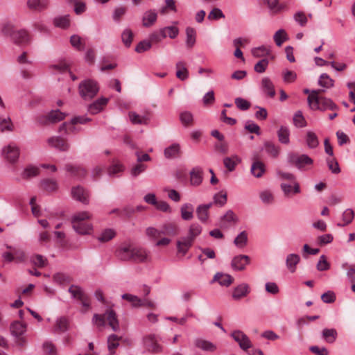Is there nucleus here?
I'll return each instance as SVG.
<instances>
[{
	"mask_svg": "<svg viewBox=\"0 0 355 355\" xmlns=\"http://www.w3.org/2000/svg\"><path fill=\"white\" fill-rule=\"evenodd\" d=\"M11 40L17 44H25L29 42V36L25 30H16Z\"/></svg>",
	"mask_w": 355,
	"mask_h": 355,
	"instance_id": "22",
	"label": "nucleus"
},
{
	"mask_svg": "<svg viewBox=\"0 0 355 355\" xmlns=\"http://www.w3.org/2000/svg\"><path fill=\"white\" fill-rule=\"evenodd\" d=\"M14 124L8 114H0V132H12Z\"/></svg>",
	"mask_w": 355,
	"mask_h": 355,
	"instance_id": "19",
	"label": "nucleus"
},
{
	"mask_svg": "<svg viewBox=\"0 0 355 355\" xmlns=\"http://www.w3.org/2000/svg\"><path fill=\"white\" fill-rule=\"evenodd\" d=\"M40 168H49L51 171H55L57 169L55 165L41 164L37 166L30 164L24 168L22 175L25 178L38 176L40 175Z\"/></svg>",
	"mask_w": 355,
	"mask_h": 355,
	"instance_id": "6",
	"label": "nucleus"
},
{
	"mask_svg": "<svg viewBox=\"0 0 355 355\" xmlns=\"http://www.w3.org/2000/svg\"><path fill=\"white\" fill-rule=\"evenodd\" d=\"M250 293V287L245 283L238 285L233 291L232 297L235 300H239L245 297Z\"/></svg>",
	"mask_w": 355,
	"mask_h": 355,
	"instance_id": "21",
	"label": "nucleus"
},
{
	"mask_svg": "<svg viewBox=\"0 0 355 355\" xmlns=\"http://www.w3.org/2000/svg\"><path fill=\"white\" fill-rule=\"evenodd\" d=\"M91 214L88 211H82L74 214L71 218L73 230L79 234H89L92 225L85 220L91 218Z\"/></svg>",
	"mask_w": 355,
	"mask_h": 355,
	"instance_id": "3",
	"label": "nucleus"
},
{
	"mask_svg": "<svg viewBox=\"0 0 355 355\" xmlns=\"http://www.w3.org/2000/svg\"><path fill=\"white\" fill-rule=\"evenodd\" d=\"M300 261V257L295 253L289 254L286 259V265L288 270L293 273L296 270V266Z\"/></svg>",
	"mask_w": 355,
	"mask_h": 355,
	"instance_id": "25",
	"label": "nucleus"
},
{
	"mask_svg": "<svg viewBox=\"0 0 355 355\" xmlns=\"http://www.w3.org/2000/svg\"><path fill=\"white\" fill-rule=\"evenodd\" d=\"M182 123L185 126L191 125L193 123V115L189 112H182L180 115Z\"/></svg>",
	"mask_w": 355,
	"mask_h": 355,
	"instance_id": "61",
	"label": "nucleus"
},
{
	"mask_svg": "<svg viewBox=\"0 0 355 355\" xmlns=\"http://www.w3.org/2000/svg\"><path fill=\"white\" fill-rule=\"evenodd\" d=\"M248 242V234L245 231L241 232L234 241V243L240 248H244Z\"/></svg>",
	"mask_w": 355,
	"mask_h": 355,
	"instance_id": "52",
	"label": "nucleus"
},
{
	"mask_svg": "<svg viewBox=\"0 0 355 355\" xmlns=\"http://www.w3.org/2000/svg\"><path fill=\"white\" fill-rule=\"evenodd\" d=\"M234 281V278L228 274L217 272L213 279V282H218L219 284L224 286H229Z\"/></svg>",
	"mask_w": 355,
	"mask_h": 355,
	"instance_id": "30",
	"label": "nucleus"
},
{
	"mask_svg": "<svg viewBox=\"0 0 355 355\" xmlns=\"http://www.w3.org/2000/svg\"><path fill=\"white\" fill-rule=\"evenodd\" d=\"M137 162L138 164H137L132 168V175L134 176H137L140 174L142 171H144L146 168V165L144 164H141V162H147L150 160V156L147 153H144L141 155H139L138 153H137Z\"/></svg>",
	"mask_w": 355,
	"mask_h": 355,
	"instance_id": "15",
	"label": "nucleus"
},
{
	"mask_svg": "<svg viewBox=\"0 0 355 355\" xmlns=\"http://www.w3.org/2000/svg\"><path fill=\"white\" fill-rule=\"evenodd\" d=\"M231 336L238 343L241 349L244 351L248 350L252 347V343L248 336L240 330L234 331Z\"/></svg>",
	"mask_w": 355,
	"mask_h": 355,
	"instance_id": "7",
	"label": "nucleus"
},
{
	"mask_svg": "<svg viewBox=\"0 0 355 355\" xmlns=\"http://www.w3.org/2000/svg\"><path fill=\"white\" fill-rule=\"evenodd\" d=\"M259 198L265 205H270L274 202V196L269 190L262 191L259 193Z\"/></svg>",
	"mask_w": 355,
	"mask_h": 355,
	"instance_id": "53",
	"label": "nucleus"
},
{
	"mask_svg": "<svg viewBox=\"0 0 355 355\" xmlns=\"http://www.w3.org/2000/svg\"><path fill=\"white\" fill-rule=\"evenodd\" d=\"M73 199L83 204L87 205L89 202V193L81 186L73 187L71 191Z\"/></svg>",
	"mask_w": 355,
	"mask_h": 355,
	"instance_id": "8",
	"label": "nucleus"
},
{
	"mask_svg": "<svg viewBox=\"0 0 355 355\" xmlns=\"http://www.w3.org/2000/svg\"><path fill=\"white\" fill-rule=\"evenodd\" d=\"M127 8L124 6H119L116 8L112 14L113 20L116 22H119L121 17L126 13Z\"/></svg>",
	"mask_w": 355,
	"mask_h": 355,
	"instance_id": "59",
	"label": "nucleus"
},
{
	"mask_svg": "<svg viewBox=\"0 0 355 355\" xmlns=\"http://www.w3.org/2000/svg\"><path fill=\"white\" fill-rule=\"evenodd\" d=\"M181 217L184 220H190L193 218V207L191 204H184L180 208Z\"/></svg>",
	"mask_w": 355,
	"mask_h": 355,
	"instance_id": "34",
	"label": "nucleus"
},
{
	"mask_svg": "<svg viewBox=\"0 0 355 355\" xmlns=\"http://www.w3.org/2000/svg\"><path fill=\"white\" fill-rule=\"evenodd\" d=\"M121 297L122 299L130 302L133 307H140L141 299L139 298L137 296L129 293H125L121 296Z\"/></svg>",
	"mask_w": 355,
	"mask_h": 355,
	"instance_id": "57",
	"label": "nucleus"
},
{
	"mask_svg": "<svg viewBox=\"0 0 355 355\" xmlns=\"http://www.w3.org/2000/svg\"><path fill=\"white\" fill-rule=\"evenodd\" d=\"M241 162V159L237 156H232L231 157H226L223 160L225 166L232 171L234 169L235 166Z\"/></svg>",
	"mask_w": 355,
	"mask_h": 355,
	"instance_id": "54",
	"label": "nucleus"
},
{
	"mask_svg": "<svg viewBox=\"0 0 355 355\" xmlns=\"http://www.w3.org/2000/svg\"><path fill=\"white\" fill-rule=\"evenodd\" d=\"M3 154L5 159L13 163L19 158V150L17 146L10 144L3 149Z\"/></svg>",
	"mask_w": 355,
	"mask_h": 355,
	"instance_id": "11",
	"label": "nucleus"
},
{
	"mask_svg": "<svg viewBox=\"0 0 355 355\" xmlns=\"http://www.w3.org/2000/svg\"><path fill=\"white\" fill-rule=\"evenodd\" d=\"M27 5L29 8L36 10H42L47 8L49 5L48 0H28Z\"/></svg>",
	"mask_w": 355,
	"mask_h": 355,
	"instance_id": "35",
	"label": "nucleus"
},
{
	"mask_svg": "<svg viewBox=\"0 0 355 355\" xmlns=\"http://www.w3.org/2000/svg\"><path fill=\"white\" fill-rule=\"evenodd\" d=\"M53 278V281L59 284L69 283L71 282V278L69 275L61 272L55 274Z\"/></svg>",
	"mask_w": 355,
	"mask_h": 355,
	"instance_id": "62",
	"label": "nucleus"
},
{
	"mask_svg": "<svg viewBox=\"0 0 355 355\" xmlns=\"http://www.w3.org/2000/svg\"><path fill=\"white\" fill-rule=\"evenodd\" d=\"M239 220L238 217L232 210H228L225 215L220 217L219 226L222 229H228L231 223H236Z\"/></svg>",
	"mask_w": 355,
	"mask_h": 355,
	"instance_id": "12",
	"label": "nucleus"
},
{
	"mask_svg": "<svg viewBox=\"0 0 355 355\" xmlns=\"http://www.w3.org/2000/svg\"><path fill=\"white\" fill-rule=\"evenodd\" d=\"M180 154V145L173 144L164 150V156L167 159H174Z\"/></svg>",
	"mask_w": 355,
	"mask_h": 355,
	"instance_id": "37",
	"label": "nucleus"
},
{
	"mask_svg": "<svg viewBox=\"0 0 355 355\" xmlns=\"http://www.w3.org/2000/svg\"><path fill=\"white\" fill-rule=\"evenodd\" d=\"M265 171L264 164L261 162H255L253 163L251 167V172L252 175L256 178H260L263 175Z\"/></svg>",
	"mask_w": 355,
	"mask_h": 355,
	"instance_id": "46",
	"label": "nucleus"
},
{
	"mask_svg": "<svg viewBox=\"0 0 355 355\" xmlns=\"http://www.w3.org/2000/svg\"><path fill=\"white\" fill-rule=\"evenodd\" d=\"M250 262V259L248 255L240 254L232 259L231 266L234 270L241 271L245 268V266L249 264Z\"/></svg>",
	"mask_w": 355,
	"mask_h": 355,
	"instance_id": "10",
	"label": "nucleus"
},
{
	"mask_svg": "<svg viewBox=\"0 0 355 355\" xmlns=\"http://www.w3.org/2000/svg\"><path fill=\"white\" fill-rule=\"evenodd\" d=\"M128 116L133 124H147L149 120L146 116H141L135 112H130Z\"/></svg>",
	"mask_w": 355,
	"mask_h": 355,
	"instance_id": "38",
	"label": "nucleus"
},
{
	"mask_svg": "<svg viewBox=\"0 0 355 355\" xmlns=\"http://www.w3.org/2000/svg\"><path fill=\"white\" fill-rule=\"evenodd\" d=\"M115 254L121 261H132V248L130 245L121 246L116 251Z\"/></svg>",
	"mask_w": 355,
	"mask_h": 355,
	"instance_id": "13",
	"label": "nucleus"
},
{
	"mask_svg": "<svg viewBox=\"0 0 355 355\" xmlns=\"http://www.w3.org/2000/svg\"><path fill=\"white\" fill-rule=\"evenodd\" d=\"M196 214L201 222H206L209 217V212L202 206L199 205L196 208Z\"/></svg>",
	"mask_w": 355,
	"mask_h": 355,
	"instance_id": "64",
	"label": "nucleus"
},
{
	"mask_svg": "<svg viewBox=\"0 0 355 355\" xmlns=\"http://www.w3.org/2000/svg\"><path fill=\"white\" fill-rule=\"evenodd\" d=\"M322 90H313L309 94L307 101L310 108L313 110L338 111V106L330 98L319 96Z\"/></svg>",
	"mask_w": 355,
	"mask_h": 355,
	"instance_id": "1",
	"label": "nucleus"
},
{
	"mask_svg": "<svg viewBox=\"0 0 355 355\" xmlns=\"http://www.w3.org/2000/svg\"><path fill=\"white\" fill-rule=\"evenodd\" d=\"M306 142L309 148H315L319 145L317 135L312 131H308L306 136Z\"/></svg>",
	"mask_w": 355,
	"mask_h": 355,
	"instance_id": "45",
	"label": "nucleus"
},
{
	"mask_svg": "<svg viewBox=\"0 0 355 355\" xmlns=\"http://www.w3.org/2000/svg\"><path fill=\"white\" fill-rule=\"evenodd\" d=\"M152 47V44L148 40L141 41L136 46L135 51L139 53H144Z\"/></svg>",
	"mask_w": 355,
	"mask_h": 355,
	"instance_id": "60",
	"label": "nucleus"
},
{
	"mask_svg": "<svg viewBox=\"0 0 355 355\" xmlns=\"http://www.w3.org/2000/svg\"><path fill=\"white\" fill-rule=\"evenodd\" d=\"M287 159L291 165L300 170H305L313 164V159L305 154L290 153L288 154Z\"/></svg>",
	"mask_w": 355,
	"mask_h": 355,
	"instance_id": "5",
	"label": "nucleus"
},
{
	"mask_svg": "<svg viewBox=\"0 0 355 355\" xmlns=\"http://www.w3.org/2000/svg\"><path fill=\"white\" fill-rule=\"evenodd\" d=\"M31 262L39 268H44L47 264V259L40 254H35L31 257Z\"/></svg>",
	"mask_w": 355,
	"mask_h": 355,
	"instance_id": "56",
	"label": "nucleus"
},
{
	"mask_svg": "<svg viewBox=\"0 0 355 355\" xmlns=\"http://www.w3.org/2000/svg\"><path fill=\"white\" fill-rule=\"evenodd\" d=\"M121 39L123 44L126 46L129 47L133 39V33L132 31L129 28H125L121 34Z\"/></svg>",
	"mask_w": 355,
	"mask_h": 355,
	"instance_id": "58",
	"label": "nucleus"
},
{
	"mask_svg": "<svg viewBox=\"0 0 355 355\" xmlns=\"http://www.w3.org/2000/svg\"><path fill=\"white\" fill-rule=\"evenodd\" d=\"M148 259V252L142 248H132V261L145 262Z\"/></svg>",
	"mask_w": 355,
	"mask_h": 355,
	"instance_id": "23",
	"label": "nucleus"
},
{
	"mask_svg": "<svg viewBox=\"0 0 355 355\" xmlns=\"http://www.w3.org/2000/svg\"><path fill=\"white\" fill-rule=\"evenodd\" d=\"M69 328V321L67 318L62 317L56 320L55 331L64 332Z\"/></svg>",
	"mask_w": 355,
	"mask_h": 355,
	"instance_id": "51",
	"label": "nucleus"
},
{
	"mask_svg": "<svg viewBox=\"0 0 355 355\" xmlns=\"http://www.w3.org/2000/svg\"><path fill=\"white\" fill-rule=\"evenodd\" d=\"M105 315H106V320L108 321V324L112 330L118 331L119 330V324L115 311L112 309L107 310Z\"/></svg>",
	"mask_w": 355,
	"mask_h": 355,
	"instance_id": "27",
	"label": "nucleus"
},
{
	"mask_svg": "<svg viewBox=\"0 0 355 355\" xmlns=\"http://www.w3.org/2000/svg\"><path fill=\"white\" fill-rule=\"evenodd\" d=\"M144 344L146 349L151 353H159L162 350V347L158 344L155 335H148L144 338Z\"/></svg>",
	"mask_w": 355,
	"mask_h": 355,
	"instance_id": "9",
	"label": "nucleus"
},
{
	"mask_svg": "<svg viewBox=\"0 0 355 355\" xmlns=\"http://www.w3.org/2000/svg\"><path fill=\"white\" fill-rule=\"evenodd\" d=\"M116 235V232L112 229H106L102 232L98 237V240L101 242H107L112 239Z\"/></svg>",
	"mask_w": 355,
	"mask_h": 355,
	"instance_id": "55",
	"label": "nucleus"
},
{
	"mask_svg": "<svg viewBox=\"0 0 355 355\" xmlns=\"http://www.w3.org/2000/svg\"><path fill=\"white\" fill-rule=\"evenodd\" d=\"M277 137L280 143L288 144L290 142V130L288 127L282 125L277 130Z\"/></svg>",
	"mask_w": 355,
	"mask_h": 355,
	"instance_id": "32",
	"label": "nucleus"
},
{
	"mask_svg": "<svg viewBox=\"0 0 355 355\" xmlns=\"http://www.w3.org/2000/svg\"><path fill=\"white\" fill-rule=\"evenodd\" d=\"M40 187L46 191H53L58 188V184L54 179H42Z\"/></svg>",
	"mask_w": 355,
	"mask_h": 355,
	"instance_id": "39",
	"label": "nucleus"
},
{
	"mask_svg": "<svg viewBox=\"0 0 355 355\" xmlns=\"http://www.w3.org/2000/svg\"><path fill=\"white\" fill-rule=\"evenodd\" d=\"M187 40L186 44L189 48H191L196 43V31L191 27H187L186 29Z\"/></svg>",
	"mask_w": 355,
	"mask_h": 355,
	"instance_id": "49",
	"label": "nucleus"
},
{
	"mask_svg": "<svg viewBox=\"0 0 355 355\" xmlns=\"http://www.w3.org/2000/svg\"><path fill=\"white\" fill-rule=\"evenodd\" d=\"M264 149L266 152L272 157H277L279 155L280 148L275 146L272 142L266 141L264 144Z\"/></svg>",
	"mask_w": 355,
	"mask_h": 355,
	"instance_id": "44",
	"label": "nucleus"
},
{
	"mask_svg": "<svg viewBox=\"0 0 355 355\" xmlns=\"http://www.w3.org/2000/svg\"><path fill=\"white\" fill-rule=\"evenodd\" d=\"M47 142L49 146L55 148L61 151H66L69 149V144L60 137H52L48 139Z\"/></svg>",
	"mask_w": 355,
	"mask_h": 355,
	"instance_id": "17",
	"label": "nucleus"
},
{
	"mask_svg": "<svg viewBox=\"0 0 355 355\" xmlns=\"http://www.w3.org/2000/svg\"><path fill=\"white\" fill-rule=\"evenodd\" d=\"M273 39L277 46H281L284 42L288 40V36L285 30L279 29L275 33Z\"/></svg>",
	"mask_w": 355,
	"mask_h": 355,
	"instance_id": "42",
	"label": "nucleus"
},
{
	"mask_svg": "<svg viewBox=\"0 0 355 355\" xmlns=\"http://www.w3.org/2000/svg\"><path fill=\"white\" fill-rule=\"evenodd\" d=\"M26 331V324L19 321H15L10 324V332L15 337H19Z\"/></svg>",
	"mask_w": 355,
	"mask_h": 355,
	"instance_id": "29",
	"label": "nucleus"
},
{
	"mask_svg": "<svg viewBox=\"0 0 355 355\" xmlns=\"http://www.w3.org/2000/svg\"><path fill=\"white\" fill-rule=\"evenodd\" d=\"M180 228L175 223H166L160 227V233L162 235L168 236H175L179 234Z\"/></svg>",
	"mask_w": 355,
	"mask_h": 355,
	"instance_id": "14",
	"label": "nucleus"
},
{
	"mask_svg": "<svg viewBox=\"0 0 355 355\" xmlns=\"http://www.w3.org/2000/svg\"><path fill=\"white\" fill-rule=\"evenodd\" d=\"M98 90L97 83L91 79L82 81L78 86L79 94L85 101L92 99L97 94Z\"/></svg>",
	"mask_w": 355,
	"mask_h": 355,
	"instance_id": "4",
	"label": "nucleus"
},
{
	"mask_svg": "<svg viewBox=\"0 0 355 355\" xmlns=\"http://www.w3.org/2000/svg\"><path fill=\"white\" fill-rule=\"evenodd\" d=\"M165 37H166V34L163 33L161 28L160 30L154 31L153 33L150 34L148 37V40L152 44H158Z\"/></svg>",
	"mask_w": 355,
	"mask_h": 355,
	"instance_id": "48",
	"label": "nucleus"
},
{
	"mask_svg": "<svg viewBox=\"0 0 355 355\" xmlns=\"http://www.w3.org/2000/svg\"><path fill=\"white\" fill-rule=\"evenodd\" d=\"M281 188L286 197H291L300 192L299 184L296 182L291 184L282 183Z\"/></svg>",
	"mask_w": 355,
	"mask_h": 355,
	"instance_id": "20",
	"label": "nucleus"
},
{
	"mask_svg": "<svg viewBox=\"0 0 355 355\" xmlns=\"http://www.w3.org/2000/svg\"><path fill=\"white\" fill-rule=\"evenodd\" d=\"M337 335L335 329H324L322 332V338L329 343H333L336 340Z\"/></svg>",
	"mask_w": 355,
	"mask_h": 355,
	"instance_id": "43",
	"label": "nucleus"
},
{
	"mask_svg": "<svg viewBox=\"0 0 355 355\" xmlns=\"http://www.w3.org/2000/svg\"><path fill=\"white\" fill-rule=\"evenodd\" d=\"M176 77L180 80H185L189 77V71L187 64L184 61H179L176 63Z\"/></svg>",
	"mask_w": 355,
	"mask_h": 355,
	"instance_id": "26",
	"label": "nucleus"
},
{
	"mask_svg": "<svg viewBox=\"0 0 355 355\" xmlns=\"http://www.w3.org/2000/svg\"><path fill=\"white\" fill-rule=\"evenodd\" d=\"M107 98H101L97 99L89 106V112L93 114H97L103 109V107L107 104Z\"/></svg>",
	"mask_w": 355,
	"mask_h": 355,
	"instance_id": "33",
	"label": "nucleus"
},
{
	"mask_svg": "<svg viewBox=\"0 0 355 355\" xmlns=\"http://www.w3.org/2000/svg\"><path fill=\"white\" fill-rule=\"evenodd\" d=\"M89 121H90V119L85 116H76L71 120L70 123H64L62 124L60 127V131L64 130L66 131L73 132L75 130L73 125L77 123L84 124Z\"/></svg>",
	"mask_w": 355,
	"mask_h": 355,
	"instance_id": "16",
	"label": "nucleus"
},
{
	"mask_svg": "<svg viewBox=\"0 0 355 355\" xmlns=\"http://www.w3.org/2000/svg\"><path fill=\"white\" fill-rule=\"evenodd\" d=\"M65 117V114L63 112H61L59 110H53L51 112H49L46 116V120L49 123H57L62 119H64Z\"/></svg>",
	"mask_w": 355,
	"mask_h": 355,
	"instance_id": "40",
	"label": "nucleus"
},
{
	"mask_svg": "<svg viewBox=\"0 0 355 355\" xmlns=\"http://www.w3.org/2000/svg\"><path fill=\"white\" fill-rule=\"evenodd\" d=\"M157 14L155 10L146 11L142 18L143 26L145 27L151 26L157 20Z\"/></svg>",
	"mask_w": 355,
	"mask_h": 355,
	"instance_id": "31",
	"label": "nucleus"
},
{
	"mask_svg": "<svg viewBox=\"0 0 355 355\" xmlns=\"http://www.w3.org/2000/svg\"><path fill=\"white\" fill-rule=\"evenodd\" d=\"M318 84L320 86L324 88H331L334 85V80L327 73H322L320 75Z\"/></svg>",
	"mask_w": 355,
	"mask_h": 355,
	"instance_id": "50",
	"label": "nucleus"
},
{
	"mask_svg": "<svg viewBox=\"0 0 355 355\" xmlns=\"http://www.w3.org/2000/svg\"><path fill=\"white\" fill-rule=\"evenodd\" d=\"M330 264L327 261V258L324 255H321L320 259L317 263V269L319 271H325L329 270Z\"/></svg>",
	"mask_w": 355,
	"mask_h": 355,
	"instance_id": "63",
	"label": "nucleus"
},
{
	"mask_svg": "<svg viewBox=\"0 0 355 355\" xmlns=\"http://www.w3.org/2000/svg\"><path fill=\"white\" fill-rule=\"evenodd\" d=\"M201 232L202 227L199 224H191L189 229L188 235L177 241L178 252L185 255L192 246L195 239L200 234Z\"/></svg>",
	"mask_w": 355,
	"mask_h": 355,
	"instance_id": "2",
	"label": "nucleus"
},
{
	"mask_svg": "<svg viewBox=\"0 0 355 355\" xmlns=\"http://www.w3.org/2000/svg\"><path fill=\"white\" fill-rule=\"evenodd\" d=\"M68 291L73 298L78 300H83V297L86 295L82 288L77 285H71L69 288Z\"/></svg>",
	"mask_w": 355,
	"mask_h": 355,
	"instance_id": "41",
	"label": "nucleus"
},
{
	"mask_svg": "<svg viewBox=\"0 0 355 355\" xmlns=\"http://www.w3.org/2000/svg\"><path fill=\"white\" fill-rule=\"evenodd\" d=\"M261 89L270 98H273L276 94L274 85L268 77H265L261 80Z\"/></svg>",
	"mask_w": 355,
	"mask_h": 355,
	"instance_id": "24",
	"label": "nucleus"
},
{
	"mask_svg": "<svg viewBox=\"0 0 355 355\" xmlns=\"http://www.w3.org/2000/svg\"><path fill=\"white\" fill-rule=\"evenodd\" d=\"M65 169L68 172L67 175L76 176V177H84L87 175L85 169L79 166H73L67 164L65 166Z\"/></svg>",
	"mask_w": 355,
	"mask_h": 355,
	"instance_id": "28",
	"label": "nucleus"
},
{
	"mask_svg": "<svg viewBox=\"0 0 355 355\" xmlns=\"http://www.w3.org/2000/svg\"><path fill=\"white\" fill-rule=\"evenodd\" d=\"M55 26L61 28H67L69 26L70 19L69 15L55 17L53 20Z\"/></svg>",
	"mask_w": 355,
	"mask_h": 355,
	"instance_id": "47",
	"label": "nucleus"
},
{
	"mask_svg": "<svg viewBox=\"0 0 355 355\" xmlns=\"http://www.w3.org/2000/svg\"><path fill=\"white\" fill-rule=\"evenodd\" d=\"M194 345L196 347L206 352H214L217 349V346L214 343L202 338L196 339Z\"/></svg>",
	"mask_w": 355,
	"mask_h": 355,
	"instance_id": "18",
	"label": "nucleus"
},
{
	"mask_svg": "<svg viewBox=\"0 0 355 355\" xmlns=\"http://www.w3.org/2000/svg\"><path fill=\"white\" fill-rule=\"evenodd\" d=\"M121 337L116 334H112L107 338V347L111 355L114 354V349L119 345V340Z\"/></svg>",
	"mask_w": 355,
	"mask_h": 355,
	"instance_id": "36",
	"label": "nucleus"
}]
</instances>
